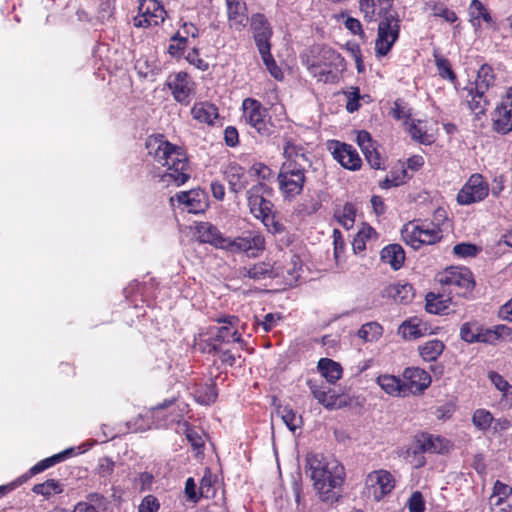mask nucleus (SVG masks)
I'll return each instance as SVG.
<instances>
[{
    "mask_svg": "<svg viewBox=\"0 0 512 512\" xmlns=\"http://www.w3.org/2000/svg\"><path fill=\"white\" fill-rule=\"evenodd\" d=\"M199 494L202 497L209 498L213 496L214 491L212 490V481L210 474H205L200 482Z\"/></svg>",
    "mask_w": 512,
    "mask_h": 512,
    "instance_id": "obj_57",
    "label": "nucleus"
},
{
    "mask_svg": "<svg viewBox=\"0 0 512 512\" xmlns=\"http://www.w3.org/2000/svg\"><path fill=\"white\" fill-rule=\"evenodd\" d=\"M404 386L409 393H417L425 390L431 383L430 375L423 369L417 367L406 368L404 373Z\"/></svg>",
    "mask_w": 512,
    "mask_h": 512,
    "instance_id": "obj_12",
    "label": "nucleus"
},
{
    "mask_svg": "<svg viewBox=\"0 0 512 512\" xmlns=\"http://www.w3.org/2000/svg\"><path fill=\"white\" fill-rule=\"evenodd\" d=\"M308 387L313 395V397L318 401L319 404L324 406L328 410L337 409L336 402H328V394L331 393V388L326 389L323 385H317L315 381L309 380L307 382Z\"/></svg>",
    "mask_w": 512,
    "mask_h": 512,
    "instance_id": "obj_28",
    "label": "nucleus"
},
{
    "mask_svg": "<svg viewBox=\"0 0 512 512\" xmlns=\"http://www.w3.org/2000/svg\"><path fill=\"white\" fill-rule=\"evenodd\" d=\"M186 59L189 63L195 65L199 69L206 70L208 68V64L199 57V52L196 48H193L187 54Z\"/></svg>",
    "mask_w": 512,
    "mask_h": 512,
    "instance_id": "obj_59",
    "label": "nucleus"
},
{
    "mask_svg": "<svg viewBox=\"0 0 512 512\" xmlns=\"http://www.w3.org/2000/svg\"><path fill=\"white\" fill-rule=\"evenodd\" d=\"M277 414L292 432H295L296 429L300 428L302 425V417L297 415L296 412L288 406H279L277 408Z\"/></svg>",
    "mask_w": 512,
    "mask_h": 512,
    "instance_id": "obj_34",
    "label": "nucleus"
},
{
    "mask_svg": "<svg viewBox=\"0 0 512 512\" xmlns=\"http://www.w3.org/2000/svg\"><path fill=\"white\" fill-rule=\"evenodd\" d=\"M489 379L494 384V386L501 392H503L504 397H508L511 395L512 399V386L497 372H489Z\"/></svg>",
    "mask_w": 512,
    "mask_h": 512,
    "instance_id": "obj_50",
    "label": "nucleus"
},
{
    "mask_svg": "<svg viewBox=\"0 0 512 512\" xmlns=\"http://www.w3.org/2000/svg\"><path fill=\"white\" fill-rule=\"evenodd\" d=\"M409 512H424L425 502L419 491L412 493L407 503Z\"/></svg>",
    "mask_w": 512,
    "mask_h": 512,
    "instance_id": "obj_53",
    "label": "nucleus"
},
{
    "mask_svg": "<svg viewBox=\"0 0 512 512\" xmlns=\"http://www.w3.org/2000/svg\"><path fill=\"white\" fill-rule=\"evenodd\" d=\"M402 336L406 339H416L423 335L422 329L419 323L412 321H405L399 328Z\"/></svg>",
    "mask_w": 512,
    "mask_h": 512,
    "instance_id": "obj_48",
    "label": "nucleus"
},
{
    "mask_svg": "<svg viewBox=\"0 0 512 512\" xmlns=\"http://www.w3.org/2000/svg\"><path fill=\"white\" fill-rule=\"evenodd\" d=\"M197 232L201 242L210 243L217 248L224 249L227 246V238H224L217 227L208 222L200 223Z\"/></svg>",
    "mask_w": 512,
    "mask_h": 512,
    "instance_id": "obj_19",
    "label": "nucleus"
},
{
    "mask_svg": "<svg viewBox=\"0 0 512 512\" xmlns=\"http://www.w3.org/2000/svg\"><path fill=\"white\" fill-rule=\"evenodd\" d=\"M217 398V391L214 385H210L206 388L204 394H200L198 396V401L205 405H210L214 403Z\"/></svg>",
    "mask_w": 512,
    "mask_h": 512,
    "instance_id": "obj_58",
    "label": "nucleus"
},
{
    "mask_svg": "<svg viewBox=\"0 0 512 512\" xmlns=\"http://www.w3.org/2000/svg\"><path fill=\"white\" fill-rule=\"evenodd\" d=\"M241 274L254 280L274 277V272L271 265L264 262L256 263L250 268L244 267L241 271Z\"/></svg>",
    "mask_w": 512,
    "mask_h": 512,
    "instance_id": "obj_30",
    "label": "nucleus"
},
{
    "mask_svg": "<svg viewBox=\"0 0 512 512\" xmlns=\"http://www.w3.org/2000/svg\"><path fill=\"white\" fill-rule=\"evenodd\" d=\"M306 466L314 488L323 495L343 482L344 468L336 460H327L320 454H308Z\"/></svg>",
    "mask_w": 512,
    "mask_h": 512,
    "instance_id": "obj_3",
    "label": "nucleus"
},
{
    "mask_svg": "<svg viewBox=\"0 0 512 512\" xmlns=\"http://www.w3.org/2000/svg\"><path fill=\"white\" fill-rule=\"evenodd\" d=\"M467 91V95L465 97L466 102L469 106V109L476 115H483L487 109L489 104L486 99L485 93L483 91H477L474 87L464 88Z\"/></svg>",
    "mask_w": 512,
    "mask_h": 512,
    "instance_id": "obj_24",
    "label": "nucleus"
},
{
    "mask_svg": "<svg viewBox=\"0 0 512 512\" xmlns=\"http://www.w3.org/2000/svg\"><path fill=\"white\" fill-rule=\"evenodd\" d=\"M311 163H303L295 160H288L286 159L285 162L282 164L280 168V172H287V173H299L304 174L306 172V169L310 167Z\"/></svg>",
    "mask_w": 512,
    "mask_h": 512,
    "instance_id": "obj_51",
    "label": "nucleus"
},
{
    "mask_svg": "<svg viewBox=\"0 0 512 512\" xmlns=\"http://www.w3.org/2000/svg\"><path fill=\"white\" fill-rule=\"evenodd\" d=\"M489 192L488 184L480 174H473L458 192L457 201L461 205H470L483 200Z\"/></svg>",
    "mask_w": 512,
    "mask_h": 512,
    "instance_id": "obj_8",
    "label": "nucleus"
},
{
    "mask_svg": "<svg viewBox=\"0 0 512 512\" xmlns=\"http://www.w3.org/2000/svg\"><path fill=\"white\" fill-rule=\"evenodd\" d=\"M225 178L230 191L236 194L244 190L248 184L245 170L237 164H230L226 168Z\"/></svg>",
    "mask_w": 512,
    "mask_h": 512,
    "instance_id": "obj_20",
    "label": "nucleus"
},
{
    "mask_svg": "<svg viewBox=\"0 0 512 512\" xmlns=\"http://www.w3.org/2000/svg\"><path fill=\"white\" fill-rule=\"evenodd\" d=\"M499 116L493 120L494 129L501 134H507L512 130V112L511 110H498Z\"/></svg>",
    "mask_w": 512,
    "mask_h": 512,
    "instance_id": "obj_35",
    "label": "nucleus"
},
{
    "mask_svg": "<svg viewBox=\"0 0 512 512\" xmlns=\"http://www.w3.org/2000/svg\"><path fill=\"white\" fill-rule=\"evenodd\" d=\"M434 58L440 77L454 82L456 74L452 70L449 60L436 52L434 53Z\"/></svg>",
    "mask_w": 512,
    "mask_h": 512,
    "instance_id": "obj_44",
    "label": "nucleus"
},
{
    "mask_svg": "<svg viewBox=\"0 0 512 512\" xmlns=\"http://www.w3.org/2000/svg\"><path fill=\"white\" fill-rule=\"evenodd\" d=\"M427 8L431 10L432 15L435 17H441L447 22L453 23L457 20V16L454 11L450 10L443 3L431 2L426 4Z\"/></svg>",
    "mask_w": 512,
    "mask_h": 512,
    "instance_id": "obj_43",
    "label": "nucleus"
},
{
    "mask_svg": "<svg viewBox=\"0 0 512 512\" xmlns=\"http://www.w3.org/2000/svg\"><path fill=\"white\" fill-rule=\"evenodd\" d=\"M318 370L327 382L333 384L342 376V367L339 363L329 358H322L318 362Z\"/></svg>",
    "mask_w": 512,
    "mask_h": 512,
    "instance_id": "obj_25",
    "label": "nucleus"
},
{
    "mask_svg": "<svg viewBox=\"0 0 512 512\" xmlns=\"http://www.w3.org/2000/svg\"><path fill=\"white\" fill-rule=\"evenodd\" d=\"M284 157L288 160H295L303 163H311L308 157L306 156L305 149L300 146L294 144L292 141H286L284 146Z\"/></svg>",
    "mask_w": 512,
    "mask_h": 512,
    "instance_id": "obj_36",
    "label": "nucleus"
},
{
    "mask_svg": "<svg viewBox=\"0 0 512 512\" xmlns=\"http://www.w3.org/2000/svg\"><path fill=\"white\" fill-rule=\"evenodd\" d=\"M382 297L392 299L395 303L407 304L414 298L412 285L408 283H393L382 290Z\"/></svg>",
    "mask_w": 512,
    "mask_h": 512,
    "instance_id": "obj_17",
    "label": "nucleus"
},
{
    "mask_svg": "<svg viewBox=\"0 0 512 512\" xmlns=\"http://www.w3.org/2000/svg\"><path fill=\"white\" fill-rule=\"evenodd\" d=\"M438 281L444 291L460 297H467L475 286L472 273L467 268H448L439 275Z\"/></svg>",
    "mask_w": 512,
    "mask_h": 512,
    "instance_id": "obj_4",
    "label": "nucleus"
},
{
    "mask_svg": "<svg viewBox=\"0 0 512 512\" xmlns=\"http://www.w3.org/2000/svg\"><path fill=\"white\" fill-rule=\"evenodd\" d=\"M345 27L354 35H359L362 39H365V34L362 29L360 21L353 17H348L344 22Z\"/></svg>",
    "mask_w": 512,
    "mask_h": 512,
    "instance_id": "obj_56",
    "label": "nucleus"
},
{
    "mask_svg": "<svg viewBox=\"0 0 512 512\" xmlns=\"http://www.w3.org/2000/svg\"><path fill=\"white\" fill-rule=\"evenodd\" d=\"M243 117L262 136H269L273 132V125L266 121L267 110L262 104L253 99L246 98L242 103Z\"/></svg>",
    "mask_w": 512,
    "mask_h": 512,
    "instance_id": "obj_5",
    "label": "nucleus"
},
{
    "mask_svg": "<svg viewBox=\"0 0 512 512\" xmlns=\"http://www.w3.org/2000/svg\"><path fill=\"white\" fill-rule=\"evenodd\" d=\"M74 452V449L73 448H69V449H66L58 454H55L49 458H46L42 461H40L39 463H37L36 465H34L31 469H30V473L32 475H35V474H38L42 471H44L45 469L53 466L54 464L60 462V461H63L64 459H66L68 456L72 455Z\"/></svg>",
    "mask_w": 512,
    "mask_h": 512,
    "instance_id": "obj_33",
    "label": "nucleus"
},
{
    "mask_svg": "<svg viewBox=\"0 0 512 512\" xmlns=\"http://www.w3.org/2000/svg\"><path fill=\"white\" fill-rule=\"evenodd\" d=\"M264 244L265 240L260 234L249 233L233 240L227 238V246L224 249L233 252H248L250 250H263Z\"/></svg>",
    "mask_w": 512,
    "mask_h": 512,
    "instance_id": "obj_13",
    "label": "nucleus"
},
{
    "mask_svg": "<svg viewBox=\"0 0 512 512\" xmlns=\"http://www.w3.org/2000/svg\"><path fill=\"white\" fill-rule=\"evenodd\" d=\"M147 148L154 149L156 162L167 167V172L162 176L163 182L182 185L189 179L187 157L180 147L165 140L163 135H157L149 138Z\"/></svg>",
    "mask_w": 512,
    "mask_h": 512,
    "instance_id": "obj_2",
    "label": "nucleus"
},
{
    "mask_svg": "<svg viewBox=\"0 0 512 512\" xmlns=\"http://www.w3.org/2000/svg\"><path fill=\"white\" fill-rule=\"evenodd\" d=\"M185 494L187 498L196 503L200 499V494L196 491V484L193 478H188L185 483Z\"/></svg>",
    "mask_w": 512,
    "mask_h": 512,
    "instance_id": "obj_60",
    "label": "nucleus"
},
{
    "mask_svg": "<svg viewBox=\"0 0 512 512\" xmlns=\"http://www.w3.org/2000/svg\"><path fill=\"white\" fill-rule=\"evenodd\" d=\"M378 384L381 388L390 395L406 396L407 389L399 378L392 375H382L377 378Z\"/></svg>",
    "mask_w": 512,
    "mask_h": 512,
    "instance_id": "obj_26",
    "label": "nucleus"
},
{
    "mask_svg": "<svg viewBox=\"0 0 512 512\" xmlns=\"http://www.w3.org/2000/svg\"><path fill=\"white\" fill-rule=\"evenodd\" d=\"M270 193L271 189L262 182H258L247 191L250 213L255 218L258 219L266 215V213L272 212L273 204L270 200L265 198V195H269Z\"/></svg>",
    "mask_w": 512,
    "mask_h": 512,
    "instance_id": "obj_7",
    "label": "nucleus"
},
{
    "mask_svg": "<svg viewBox=\"0 0 512 512\" xmlns=\"http://www.w3.org/2000/svg\"><path fill=\"white\" fill-rule=\"evenodd\" d=\"M366 485L374 499L380 501L394 489L395 480L390 472L378 470L368 474Z\"/></svg>",
    "mask_w": 512,
    "mask_h": 512,
    "instance_id": "obj_10",
    "label": "nucleus"
},
{
    "mask_svg": "<svg viewBox=\"0 0 512 512\" xmlns=\"http://www.w3.org/2000/svg\"><path fill=\"white\" fill-rule=\"evenodd\" d=\"M393 3H389L388 9H382L378 0H360L359 7L364 18L372 21L377 14L382 18L378 25V34L375 42L377 56H385L391 50L399 37L400 25L398 13L392 9Z\"/></svg>",
    "mask_w": 512,
    "mask_h": 512,
    "instance_id": "obj_1",
    "label": "nucleus"
},
{
    "mask_svg": "<svg viewBox=\"0 0 512 512\" xmlns=\"http://www.w3.org/2000/svg\"><path fill=\"white\" fill-rule=\"evenodd\" d=\"M485 7L479 0H473L469 7V13L473 20L480 19V15L484 12Z\"/></svg>",
    "mask_w": 512,
    "mask_h": 512,
    "instance_id": "obj_63",
    "label": "nucleus"
},
{
    "mask_svg": "<svg viewBox=\"0 0 512 512\" xmlns=\"http://www.w3.org/2000/svg\"><path fill=\"white\" fill-rule=\"evenodd\" d=\"M479 252V248L470 243H460L453 247V253L459 257H474Z\"/></svg>",
    "mask_w": 512,
    "mask_h": 512,
    "instance_id": "obj_52",
    "label": "nucleus"
},
{
    "mask_svg": "<svg viewBox=\"0 0 512 512\" xmlns=\"http://www.w3.org/2000/svg\"><path fill=\"white\" fill-rule=\"evenodd\" d=\"M204 352H207V353H215V352H220L221 353V361L224 363V364H227L229 366H232L234 365L235 363V356L229 351V350H222L220 345L216 344V343H210V342H206L205 346L203 347L202 349Z\"/></svg>",
    "mask_w": 512,
    "mask_h": 512,
    "instance_id": "obj_47",
    "label": "nucleus"
},
{
    "mask_svg": "<svg viewBox=\"0 0 512 512\" xmlns=\"http://www.w3.org/2000/svg\"><path fill=\"white\" fill-rule=\"evenodd\" d=\"M333 156L346 169L357 170L361 166V158L351 145L337 142Z\"/></svg>",
    "mask_w": 512,
    "mask_h": 512,
    "instance_id": "obj_15",
    "label": "nucleus"
},
{
    "mask_svg": "<svg viewBox=\"0 0 512 512\" xmlns=\"http://www.w3.org/2000/svg\"><path fill=\"white\" fill-rule=\"evenodd\" d=\"M410 238L412 246L418 248L419 245H415L414 242H418V244L431 245L442 238V233L440 228L437 226L432 225V227H429V224H423L413 228Z\"/></svg>",
    "mask_w": 512,
    "mask_h": 512,
    "instance_id": "obj_16",
    "label": "nucleus"
},
{
    "mask_svg": "<svg viewBox=\"0 0 512 512\" xmlns=\"http://www.w3.org/2000/svg\"><path fill=\"white\" fill-rule=\"evenodd\" d=\"M262 223L267 227V229L272 233H279L283 230L282 224L275 220L274 215L271 213H266V215L260 217Z\"/></svg>",
    "mask_w": 512,
    "mask_h": 512,
    "instance_id": "obj_55",
    "label": "nucleus"
},
{
    "mask_svg": "<svg viewBox=\"0 0 512 512\" xmlns=\"http://www.w3.org/2000/svg\"><path fill=\"white\" fill-rule=\"evenodd\" d=\"M277 179L281 192L287 197H294L302 192L306 177L299 173L279 172Z\"/></svg>",
    "mask_w": 512,
    "mask_h": 512,
    "instance_id": "obj_14",
    "label": "nucleus"
},
{
    "mask_svg": "<svg viewBox=\"0 0 512 512\" xmlns=\"http://www.w3.org/2000/svg\"><path fill=\"white\" fill-rule=\"evenodd\" d=\"M493 84L494 74L492 68L487 64L482 65L478 71L477 79L474 83V88L477 91L486 92Z\"/></svg>",
    "mask_w": 512,
    "mask_h": 512,
    "instance_id": "obj_31",
    "label": "nucleus"
},
{
    "mask_svg": "<svg viewBox=\"0 0 512 512\" xmlns=\"http://www.w3.org/2000/svg\"><path fill=\"white\" fill-rule=\"evenodd\" d=\"M512 494V488L497 480L493 487V493L490 497V504L494 506L501 505L506 498Z\"/></svg>",
    "mask_w": 512,
    "mask_h": 512,
    "instance_id": "obj_39",
    "label": "nucleus"
},
{
    "mask_svg": "<svg viewBox=\"0 0 512 512\" xmlns=\"http://www.w3.org/2000/svg\"><path fill=\"white\" fill-rule=\"evenodd\" d=\"M253 38L261 56L272 60L270 39L273 34L267 18L260 13L253 14L250 19Z\"/></svg>",
    "mask_w": 512,
    "mask_h": 512,
    "instance_id": "obj_6",
    "label": "nucleus"
},
{
    "mask_svg": "<svg viewBox=\"0 0 512 512\" xmlns=\"http://www.w3.org/2000/svg\"><path fill=\"white\" fill-rule=\"evenodd\" d=\"M224 139L228 146L234 147L238 144V131L235 127L229 126L224 131Z\"/></svg>",
    "mask_w": 512,
    "mask_h": 512,
    "instance_id": "obj_62",
    "label": "nucleus"
},
{
    "mask_svg": "<svg viewBox=\"0 0 512 512\" xmlns=\"http://www.w3.org/2000/svg\"><path fill=\"white\" fill-rule=\"evenodd\" d=\"M356 216V209L353 204L346 203L342 210H338L335 213V217L339 223L347 230L353 227Z\"/></svg>",
    "mask_w": 512,
    "mask_h": 512,
    "instance_id": "obj_37",
    "label": "nucleus"
},
{
    "mask_svg": "<svg viewBox=\"0 0 512 512\" xmlns=\"http://www.w3.org/2000/svg\"><path fill=\"white\" fill-rule=\"evenodd\" d=\"M198 32V28L193 23L184 22L170 40L172 42L179 41L186 45L189 37L196 38L198 36Z\"/></svg>",
    "mask_w": 512,
    "mask_h": 512,
    "instance_id": "obj_41",
    "label": "nucleus"
},
{
    "mask_svg": "<svg viewBox=\"0 0 512 512\" xmlns=\"http://www.w3.org/2000/svg\"><path fill=\"white\" fill-rule=\"evenodd\" d=\"M160 508V504L156 497L148 495L144 497L139 505V512H156Z\"/></svg>",
    "mask_w": 512,
    "mask_h": 512,
    "instance_id": "obj_54",
    "label": "nucleus"
},
{
    "mask_svg": "<svg viewBox=\"0 0 512 512\" xmlns=\"http://www.w3.org/2000/svg\"><path fill=\"white\" fill-rule=\"evenodd\" d=\"M418 447L423 452L443 453L447 451L449 442L439 436L421 434L417 439Z\"/></svg>",
    "mask_w": 512,
    "mask_h": 512,
    "instance_id": "obj_21",
    "label": "nucleus"
},
{
    "mask_svg": "<svg viewBox=\"0 0 512 512\" xmlns=\"http://www.w3.org/2000/svg\"><path fill=\"white\" fill-rule=\"evenodd\" d=\"M445 345L438 339L430 340L420 345L419 354L425 361H435L443 352Z\"/></svg>",
    "mask_w": 512,
    "mask_h": 512,
    "instance_id": "obj_29",
    "label": "nucleus"
},
{
    "mask_svg": "<svg viewBox=\"0 0 512 512\" xmlns=\"http://www.w3.org/2000/svg\"><path fill=\"white\" fill-rule=\"evenodd\" d=\"M494 418L492 414L485 409H478L474 412L472 417L473 424L480 430H487L491 427Z\"/></svg>",
    "mask_w": 512,
    "mask_h": 512,
    "instance_id": "obj_45",
    "label": "nucleus"
},
{
    "mask_svg": "<svg viewBox=\"0 0 512 512\" xmlns=\"http://www.w3.org/2000/svg\"><path fill=\"white\" fill-rule=\"evenodd\" d=\"M491 330L483 331L477 323H464L460 329V337L462 340L468 343L474 342H488L491 335Z\"/></svg>",
    "mask_w": 512,
    "mask_h": 512,
    "instance_id": "obj_23",
    "label": "nucleus"
},
{
    "mask_svg": "<svg viewBox=\"0 0 512 512\" xmlns=\"http://www.w3.org/2000/svg\"><path fill=\"white\" fill-rule=\"evenodd\" d=\"M382 335V326L376 322H369L361 326L358 336L365 342L377 340Z\"/></svg>",
    "mask_w": 512,
    "mask_h": 512,
    "instance_id": "obj_40",
    "label": "nucleus"
},
{
    "mask_svg": "<svg viewBox=\"0 0 512 512\" xmlns=\"http://www.w3.org/2000/svg\"><path fill=\"white\" fill-rule=\"evenodd\" d=\"M251 172L263 180L269 179L271 176V170L266 165L261 163L253 165Z\"/></svg>",
    "mask_w": 512,
    "mask_h": 512,
    "instance_id": "obj_64",
    "label": "nucleus"
},
{
    "mask_svg": "<svg viewBox=\"0 0 512 512\" xmlns=\"http://www.w3.org/2000/svg\"><path fill=\"white\" fill-rule=\"evenodd\" d=\"M426 311L433 314L443 313L448 306L446 305L447 300H444L441 295L434 293H428L426 295Z\"/></svg>",
    "mask_w": 512,
    "mask_h": 512,
    "instance_id": "obj_42",
    "label": "nucleus"
},
{
    "mask_svg": "<svg viewBox=\"0 0 512 512\" xmlns=\"http://www.w3.org/2000/svg\"><path fill=\"white\" fill-rule=\"evenodd\" d=\"M191 112L196 120L207 124H213L218 117L217 107L208 102L195 104Z\"/></svg>",
    "mask_w": 512,
    "mask_h": 512,
    "instance_id": "obj_27",
    "label": "nucleus"
},
{
    "mask_svg": "<svg viewBox=\"0 0 512 512\" xmlns=\"http://www.w3.org/2000/svg\"><path fill=\"white\" fill-rule=\"evenodd\" d=\"M204 196L201 191L190 190L178 193L175 197L180 204L186 206L188 212L199 213L206 208V203L203 201Z\"/></svg>",
    "mask_w": 512,
    "mask_h": 512,
    "instance_id": "obj_18",
    "label": "nucleus"
},
{
    "mask_svg": "<svg viewBox=\"0 0 512 512\" xmlns=\"http://www.w3.org/2000/svg\"><path fill=\"white\" fill-rule=\"evenodd\" d=\"M406 175L407 172L405 169L399 172H391L390 175L386 176V178L379 183V186L383 189L399 186L405 182Z\"/></svg>",
    "mask_w": 512,
    "mask_h": 512,
    "instance_id": "obj_49",
    "label": "nucleus"
},
{
    "mask_svg": "<svg viewBox=\"0 0 512 512\" xmlns=\"http://www.w3.org/2000/svg\"><path fill=\"white\" fill-rule=\"evenodd\" d=\"M140 17L134 19L136 27L157 26L166 16L164 7L157 0H142L139 5Z\"/></svg>",
    "mask_w": 512,
    "mask_h": 512,
    "instance_id": "obj_9",
    "label": "nucleus"
},
{
    "mask_svg": "<svg viewBox=\"0 0 512 512\" xmlns=\"http://www.w3.org/2000/svg\"><path fill=\"white\" fill-rule=\"evenodd\" d=\"M380 257L384 263L389 264L394 270H398L404 264L405 252L401 245L390 244L381 250Z\"/></svg>",
    "mask_w": 512,
    "mask_h": 512,
    "instance_id": "obj_22",
    "label": "nucleus"
},
{
    "mask_svg": "<svg viewBox=\"0 0 512 512\" xmlns=\"http://www.w3.org/2000/svg\"><path fill=\"white\" fill-rule=\"evenodd\" d=\"M216 330L215 335L208 342L219 345L220 343L229 342L230 337L234 342H242L241 336L238 334L237 330L231 332L229 326L217 327Z\"/></svg>",
    "mask_w": 512,
    "mask_h": 512,
    "instance_id": "obj_38",
    "label": "nucleus"
},
{
    "mask_svg": "<svg viewBox=\"0 0 512 512\" xmlns=\"http://www.w3.org/2000/svg\"><path fill=\"white\" fill-rule=\"evenodd\" d=\"M359 100H360L359 89L356 88L353 92L350 93V95L348 97V101L346 104L347 111L350 113L357 111L360 107Z\"/></svg>",
    "mask_w": 512,
    "mask_h": 512,
    "instance_id": "obj_61",
    "label": "nucleus"
},
{
    "mask_svg": "<svg viewBox=\"0 0 512 512\" xmlns=\"http://www.w3.org/2000/svg\"><path fill=\"white\" fill-rule=\"evenodd\" d=\"M228 17L232 26H235L237 29L244 27L248 21L245 2L228 6Z\"/></svg>",
    "mask_w": 512,
    "mask_h": 512,
    "instance_id": "obj_32",
    "label": "nucleus"
},
{
    "mask_svg": "<svg viewBox=\"0 0 512 512\" xmlns=\"http://www.w3.org/2000/svg\"><path fill=\"white\" fill-rule=\"evenodd\" d=\"M174 99L182 104H188L192 93V83L189 75L185 72H179L170 76L167 82Z\"/></svg>",
    "mask_w": 512,
    "mask_h": 512,
    "instance_id": "obj_11",
    "label": "nucleus"
},
{
    "mask_svg": "<svg viewBox=\"0 0 512 512\" xmlns=\"http://www.w3.org/2000/svg\"><path fill=\"white\" fill-rule=\"evenodd\" d=\"M32 491L36 494H41L45 497L50 496L52 493L58 494L62 492L60 484L54 479H49L41 484H36Z\"/></svg>",
    "mask_w": 512,
    "mask_h": 512,
    "instance_id": "obj_46",
    "label": "nucleus"
}]
</instances>
